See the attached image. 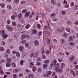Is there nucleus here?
Wrapping results in <instances>:
<instances>
[{
  "mask_svg": "<svg viewBox=\"0 0 78 78\" xmlns=\"http://www.w3.org/2000/svg\"><path fill=\"white\" fill-rule=\"evenodd\" d=\"M12 67H15L16 66V64H15V63L14 62L12 63Z\"/></svg>",
  "mask_w": 78,
  "mask_h": 78,
  "instance_id": "obj_36",
  "label": "nucleus"
},
{
  "mask_svg": "<svg viewBox=\"0 0 78 78\" xmlns=\"http://www.w3.org/2000/svg\"><path fill=\"white\" fill-rule=\"evenodd\" d=\"M69 39L70 41H73V38L71 36H70L69 37Z\"/></svg>",
  "mask_w": 78,
  "mask_h": 78,
  "instance_id": "obj_25",
  "label": "nucleus"
},
{
  "mask_svg": "<svg viewBox=\"0 0 78 78\" xmlns=\"http://www.w3.org/2000/svg\"><path fill=\"white\" fill-rule=\"evenodd\" d=\"M18 71L19 69H14L13 72H14V73H16V72H17Z\"/></svg>",
  "mask_w": 78,
  "mask_h": 78,
  "instance_id": "obj_31",
  "label": "nucleus"
},
{
  "mask_svg": "<svg viewBox=\"0 0 78 78\" xmlns=\"http://www.w3.org/2000/svg\"><path fill=\"white\" fill-rule=\"evenodd\" d=\"M39 17V14L38 13H37V16L36 18V19L37 20H38Z\"/></svg>",
  "mask_w": 78,
  "mask_h": 78,
  "instance_id": "obj_52",
  "label": "nucleus"
},
{
  "mask_svg": "<svg viewBox=\"0 0 78 78\" xmlns=\"http://www.w3.org/2000/svg\"><path fill=\"white\" fill-rule=\"evenodd\" d=\"M23 48H24L23 46H21L19 48V50H20V51H23Z\"/></svg>",
  "mask_w": 78,
  "mask_h": 78,
  "instance_id": "obj_7",
  "label": "nucleus"
},
{
  "mask_svg": "<svg viewBox=\"0 0 78 78\" xmlns=\"http://www.w3.org/2000/svg\"><path fill=\"white\" fill-rule=\"evenodd\" d=\"M7 61H8V62H11V58H9L8 59H7Z\"/></svg>",
  "mask_w": 78,
  "mask_h": 78,
  "instance_id": "obj_63",
  "label": "nucleus"
},
{
  "mask_svg": "<svg viewBox=\"0 0 78 78\" xmlns=\"http://www.w3.org/2000/svg\"><path fill=\"white\" fill-rule=\"evenodd\" d=\"M25 2L23 1L21 2V3L22 5H23L24 4H25Z\"/></svg>",
  "mask_w": 78,
  "mask_h": 78,
  "instance_id": "obj_60",
  "label": "nucleus"
},
{
  "mask_svg": "<svg viewBox=\"0 0 78 78\" xmlns=\"http://www.w3.org/2000/svg\"><path fill=\"white\" fill-rule=\"evenodd\" d=\"M11 64L7 62L6 64V66L7 67H11Z\"/></svg>",
  "mask_w": 78,
  "mask_h": 78,
  "instance_id": "obj_20",
  "label": "nucleus"
},
{
  "mask_svg": "<svg viewBox=\"0 0 78 78\" xmlns=\"http://www.w3.org/2000/svg\"><path fill=\"white\" fill-rule=\"evenodd\" d=\"M61 67L62 69H63L65 67V64L64 63H62L61 64Z\"/></svg>",
  "mask_w": 78,
  "mask_h": 78,
  "instance_id": "obj_19",
  "label": "nucleus"
},
{
  "mask_svg": "<svg viewBox=\"0 0 78 78\" xmlns=\"http://www.w3.org/2000/svg\"><path fill=\"white\" fill-rule=\"evenodd\" d=\"M41 64V62H38L37 63V66H40Z\"/></svg>",
  "mask_w": 78,
  "mask_h": 78,
  "instance_id": "obj_48",
  "label": "nucleus"
},
{
  "mask_svg": "<svg viewBox=\"0 0 78 78\" xmlns=\"http://www.w3.org/2000/svg\"><path fill=\"white\" fill-rule=\"evenodd\" d=\"M38 55H39V54L37 53L36 54V55H35V56H34L35 58H38Z\"/></svg>",
  "mask_w": 78,
  "mask_h": 78,
  "instance_id": "obj_34",
  "label": "nucleus"
},
{
  "mask_svg": "<svg viewBox=\"0 0 78 78\" xmlns=\"http://www.w3.org/2000/svg\"><path fill=\"white\" fill-rule=\"evenodd\" d=\"M0 6L2 8H5V4H4L3 3H1L0 4Z\"/></svg>",
  "mask_w": 78,
  "mask_h": 78,
  "instance_id": "obj_23",
  "label": "nucleus"
},
{
  "mask_svg": "<svg viewBox=\"0 0 78 78\" xmlns=\"http://www.w3.org/2000/svg\"><path fill=\"white\" fill-rule=\"evenodd\" d=\"M7 7L9 9H12V7H11V6L10 5H8Z\"/></svg>",
  "mask_w": 78,
  "mask_h": 78,
  "instance_id": "obj_35",
  "label": "nucleus"
},
{
  "mask_svg": "<svg viewBox=\"0 0 78 78\" xmlns=\"http://www.w3.org/2000/svg\"><path fill=\"white\" fill-rule=\"evenodd\" d=\"M13 78H17V74H13Z\"/></svg>",
  "mask_w": 78,
  "mask_h": 78,
  "instance_id": "obj_44",
  "label": "nucleus"
},
{
  "mask_svg": "<svg viewBox=\"0 0 78 78\" xmlns=\"http://www.w3.org/2000/svg\"><path fill=\"white\" fill-rule=\"evenodd\" d=\"M55 13H51V17H52V18H53V17H55Z\"/></svg>",
  "mask_w": 78,
  "mask_h": 78,
  "instance_id": "obj_32",
  "label": "nucleus"
},
{
  "mask_svg": "<svg viewBox=\"0 0 78 78\" xmlns=\"http://www.w3.org/2000/svg\"><path fill=\"white\" fill-rule=\"evenodd\" d=\"M59 66H60L59 64V63H57L55 65V67L56 69H58V71L59 73H62L63 69H59Z\"/></svg>",
  "mask_w": 78,
  "mask_h": 78,
  "instance_id": "obj_1",
  "label": "nucleus"
},
{
  "mask_svg": "<svg viewBox=\"0 0 78 78\" xmlns=\"http://www.w3.org/2000/svg\"><path fill=\"white\" fill-rule=\"evenodd\" d=\"M11 19L12 20H14L15 19V16L13 15L11 17Z\"/></svg>",
  "mask_w": 78,
  "mask_h": 78,
  "instance_id": "obj_30",
  "label": "nucleus"
},
{
  "mask_svg": "<svg viewBox=\"0 0 78 78\" xmlns=\"http://www.w3.org/2000/svg\"><path fill=\"white\" fill-rule=\"evenodd\" d=\"M63 36H64L65 37H68V34L66 33H64L63 34Z\"/></svg>",
  "mask_w": 78,
  "mask_h": 78,
  "instance_id": "obj_28",
  "label": "nucleus"
},
{
  "mask_svg": "<svg viewBox=\"0 0 78 78\" xmlns=\"http://www.w3.org/2000/svg\"><path fill=\"white\" fill-rule=\"evenodd\" d=\"M30 28V25L27 24V25L26 26V29H28Z\"/></svg>",
  "mask_w": 78,
  "mask_h": 78,
  "instance_id": "obj_47",
  "label": "nucleus"
},
{
  "mask_svg": "<svg viewBox=\"0 0 78 78\" xmlns=\"http://www.w3.org/2000/svg\"><path fill=\"white\" fill-rule=\"evenodd\" d=\"M66 30L68 32H69V31H70V29H69V28L68 27H66Z\"/></svg>",
  "mask_w": 78,
  "mask_h": 78,
  "instance_id": "obj_45",
  "label": "nucleus"
},
{
  "mask_svg": "<svg viewBox=\"0 0 78 78\" xmlns=\"http://www.w3.org/2000/svg\"><path fill=\"white\" fill-rule=\"evenodd\" d=\"M69 7V4H67L65 5V7L66 8H68Z\"/></svg>",
  "mask_w": 78,
  "mask_h": 78,
  "instance_id": "obj_38",
  "label": "nucleus"
},
{
  "mask_svg": "<svg viewBox=\"0 0 78 78\" xmlns=\"http://www.w3.org/2000/svg\"><path fill=\"white\" fill-rule=\"evenodd\" d=\"M26 37V35L25 34L22 35L21 36V39H24L25 38V37Z\"/></svg>",
  "mask_w": 78,
  "mask_h": 78,
  "instance_id": "obj_9",
  "label": "nucleus"
},
{
  "mask_svg": "<svg viewBox=\"0 0 78 78\" xmlns=\"http://www.w3.org/2000/svg\"><path fill=\"white\" fill-rule=\"evenodd\" d=\"M30 65L29 66V68H30V69H32L33 68V67L34 66V63L32 62H31L30 63Z\"/></svg>",
  "mask_w": 78,
  "mask_h": 78,
  "instance_id": "obj_6",
  "label": "nucleus"
},
{
  "mask_svg": "<svg viewBox=\"0 0 78 78\" xmlns=\"http://www.w3.org/2000/svg\"><path fill=\"white\" fill-rule=\"evenodd\" d=\"M12 24L13 26H16V23L15 22H13L12 23Z\"/></svg>",
  "mask_w": 78,
  "mask_h": 78,
  "instance_id": "obj_49",
  "label": "nucleus"
},
{
  "mask_svg": "<svg viewBox=\"0 0 78 78\" xmlns=\"http://www.w3.org/2000/svg\"><path fill=\"white\" fill-rule=\"evenodd\" d=\"M73 9L75 11L77 10L78 9V6L76 5H74L73 7Z\"/></svg>",
  "mask_w": 78,
  "mask_h": 78,
  "instance_id": "obj_12",
  "label": "nucleus"
},
{
  "mask_svg": "<svg viewBox=\"0 0 78 78\" xmlns=\"http://www.w3.org/2000/svg\"><path fill=\"white\" fill-rule=\"evenodd\" d=\"M22 12L23 13H26L27 12V10L26 9H24L23 10Z\"/></svg>",
  "mask_w": 78,
  "mask_h": 78,
  "instance_id": "obj_27",
  "label": "nucleus"
},
{
  "mask_svg": "<svg viewBox=\"0 0 78 78\" xmlns=\"http://www.w3.org/2000/svg\"><path fill=\"white\" fill-rule=\"evenodd\" d=\"M12 54H16V51L14 50L12 51Z\"/></svg>",
  "mask_w": 78,
  "mask_h": 78,
  "instance_id": "obj_64",
  "label": "nucleus"
},
{
  "mask_svg": "<svg viewBox=\"0 0 78 78\" xmlns=\"http://www.w3.org/2000/svg\"><path fill=\"white\" fill-rule=\"evenodd\" d=\"M20 42L22 44H25L27 43V41L25 40H22L20 41Z\"/></svg>",
  "mask_w": 78,
  "mask_h": 78,
  "instance_id": "obj_10",
  "label": "nucleus"
},
{
  "mask_svg": "<svg viewBox=\"0 0 78 78\" xmlns=\"http://www.w3.org/2000/svg\"><path fill=\"white\" fill-rule=\"evenodd\" d=\"M74 59V57L73 56L69 58V61H73V60Z\"/></svg>",
  "mask_w": 78,
  "mask_h": 78,
  "instance_id": "obj_18",
  "label": "nucleus"
},
{
  "mask_svg": "<svg viewBox=\"0 0 78 78\" xmlns=\"http://www.w3.org/2000/svg\"><path fill=\"white\" fill-rule=\"evenodd\" d=\"M30 14V12H29L28 13H26L25 14V16L26 17H28Z\"/></svg>",
  "mask_w": 78,
  "mask_h": 78,
  "instance_id": "obj_42",
  "label": "nucleus"
},
{
  "mask_svg": "<svg viewBox=\"0 0 78 78\" xmlns=\"http://www.w3.org/2000/svg\"><path fill=\"white\" fill-rule=\"evenodd\" d=\"M45 35H46V36H48V35H50V32H47V31H46Z\"/></svg>",
  "mask_w": 78,
  "mask_h": 78,
  "instance_id": "obj_40",
  "label": "nucleus"
},
{
  "mask_svg": "<svg viewBox=\"0 0 78 78\" xmlns=\"http://www.w3.org/2000/svg\"><path fill=\"white\" fill-rule=\"evenodd\" d=\"M38 72L39 73H41L42 72V69L41 68H38L37 69Z\"/></svg>",
  "mask_w": 78,
  "mask_h": 78,
  "instance_id": "obj_29",
  "label": "nucleus"
},
{
  "mask_svg": "<svg viewBox=\"0 0 78 78\" xmlns=\"http://www.w3.org/2000/svg\"><path fill=\"white\" fill-rule=\"evenodd\" d=\"M1 44L3 45H5V44H6V43H5V42L4 41L2 42Z\"/></svg>",
  "mask_w": 78,
  "mask_h": 78,
  "instance_id": "obj_55",
  "label": "nucleus"
},
{
  "mask_svg": "<svg viewBox=\"0 0 78 78\" xmlns=\"http://www.w3.org/2000/svg\"><path fill=\"white\" fill-rule=\"evenodd\" d=\"M34 43L35 45V46H36L37 47V46H39V41L35 40L34 41Z\"/></svg>",
  "mask_w": 78,
  "mask_h": 78,
  "instance_id": "obj_4",
  "label": "nucleus"
},
{
  "mask_svg": "<svg viewBox=\"0 0 78 78\" xmlns=\"http://www.w3.org/2000/svg\"><path fill=\"white\" fill-rule=\"evenodd\" d=\"M74 24L75 25H78V22L76 21L75 22Z\"/></svg>",
  "mask_w": 78,
  "mask_h": 78,
  "instance_id": "obj_62",
  "label": "nucleus"
},
{
  "mask_svg": "<svg viewBox=\"0 0 78 78\" xmlns=\"http://www.w3.org/2000/svg\"><path fill=\"white\" fill-rule=\"evenodd\" d=\"M63 4H67V1H64L63 2Z\"/></svg>",
  "mask_w": 78,
  "mask_h": 78,
  "instance_id": "obj_58",
  "label": "nucleus"
},
{
  "mask_svg": "<svg viewBox=\"0 0 78 78\" xmlns=\"http://www.w3.org/2000/svg\"><path fill=\"white\" fill-rule=\"evenodd\" d=\"M74 2H72L71 3V6L72 7L74 5Z\"/></svg>",
  "mask_w": 78,
  "mask_h": 78,
  "instance_id": "obj_57",
  "label": "nucleus"
},
{
  "mask_svg": "<svg viewBox=\"0 0 78 78\" xmlns=\"http://www.w3.org/2000/svg\"><path fill=\"white\" fill-rule=\"evenodd\" d=\"M47 66H48V65H47V64H44L43 65V67L44 69H47Z\"/></svg>",
  "mask_w": 78,
  "mask_h": 78,
  "instance_id": "obj_14",
  "label": "nucleus"
},
{
  "mask_svg": "<svg viewBox=\"0 0 78 78\" xmlns=\"http://www.w3.org/2000/svg\"><path fill=\"white\" fill-rule=\"evenodd\" d=\"M14 1L15 3H19V0H14Z\"/></svg>",
  "mask_w": 78,
  "mask_h": 78,
  "instance_id": "obj_43",
  "label": "nucleus"
},
{
  "mask_svg": "<svg viewBox=\"0 0 78 78\" xmlns=\"http://www.w3.org/2000/svg\"><path fill=\"white\" fill-rule=\"evenodd\" d=\"M57 62L56 61V59H54L52 63H53L54 64L56 65V64Z\"/></svg>",
  "mask_w": 78,
  "mask_h": 78,
  "instance_id": "obj_37",
  "label": "nucleus"
},
{
  "mask_svg": "<svg viewBox=\"0 0 78 78\" xmlns=\"http://www.w3.org/2000/svg\"><path fill=\"white\" fill-rule=\"evenodd\" d=\"M6 27L7 30H8V31H12V30H13V28L12 27H10L9 25H7L6 26Z\"/></svg>",
  "mask_w": 78,
  "mask_h": 78,
  "instance_id": "obj_3",
  "label": "nucleus"
},
{
  "mask_svg": "<svg viewBox=\"0 0 78 78\" xmlns=\"http://www.w3.org/2000/svg\"><path fill=\"white\" fill-rule=\"evenodd\" d=\"M42 58L43 59H46V56L45 55H42Z\"/></svg>",
  "mask_w": 78,
  "mask_h": 78,
  "instance_id": "obj_39",
  "label": "nucleus"
},
{
  "mask_svg": "<svg viewBox=\"0 0 78 78\" xmlns=\"http://www.w3.org/2000/svg\"><path fill=\"white\" fill-rule=\"evenodd\" d=\"M60 42L62 44H65L66 43V41L64 39H62L61 40Z\"/></svg>",
  "mask_w": 78,
  "mask_h": 78,
  "instance_id": "obj_8",
  "label": "nucleus"
},
{
  "mask_svg": "<svg viewBox=\"0 0 78 78\" xmlns=\"http://www.w3.org/2000/svg\"><path fill=\"white\" fill-rule=\"evenodd\" d=\"M46 54H47L48 55H49L50 54V51H49V50H47L46 51Z\"/></svg>",
  "mask_w": 78,
  "mask_h": 78,
  "instance_id": "obj_53",
  "label": "nucleus"
},
{
  "mask_svg": "<svg viewBox=\"0 0 78 78\" xmlns=\"http://www.w3.org/2000/svg\"><path fill=\"white\" fill-rule=\"evenodd\" d=\"M55 65H56L54 63H52L50 64V66L51 67H54V66H55Z\"/></svg>",
  "mask_w": 78,
  "mask_h": 78,
  "instance_id": "obj_22",
  "label": "nucleus"
},
{
  "mask_svg": "<svg viewBox=\"0 0 78 78\" xmlns=\"http://www.w3.org/2000/svg\"><path fill=\"white\" fill-rule=\"evenodd\" d=\"M57 30L58 32H62V31H65V29H64V27H62L60 29L58 28L57 29Z\"/></svg>",
  "mask_w": 78,
  "mask_h": 78,
  "instance_id": "obj_5",
  "label": "nucleus"
},
{
  "mask_svg": "<svg viewBox=\"0 0 78 78\" xmlns=\"http://www.w3.org/2000/svg\"><path fill=\"white\" fill-rule=\"evenodd\" d=\"M16 27H18V28H21L22 26H21V25H20V24H18L17 25Z\"/></svg>",
  "mask_w": 78,
  "mask_h": 78,
  "instance_id": "obj_56",
  "label": "nucleus"
},
{
  "mask_svg": "<svg viewBox=\"0 0 78 78\" xmlns=\"http://www.w3.org/2000/svg\"><path fill=\"white\" fill-rule=\"evenodd\" d=\"M70 72L71 73H72V74H73V75H74V76H76L75 74L74 73V71H73V70H71L70 71Z\"/></svg>",
  "mask_w": 78,
  "mask_h": 78,
  "instance_id": "obj_21",
  "label": "nucleus"
},
{
  "mask_svg": "<svg viewBox=\"0 0 78 78\" xmlns=\"http://www.w3.org/2000/svg\"><path fill=\"white\" fill-rule=\"evenodd\" d=\"M49 60H47L44 61V63H45V64H48V63H49Z\"/></svg>",
  "mask_w": 78,
  "mask_h": 78,
  "instance_id": "obj_26",
  "label": "nucleus"
},
{
  "mask_svg": "<svg viewBox=\"0 0 78 78\" xmlns=\"http://www.w3.org/2000/svg\"><path fill=\"white\" fill-rule=\"evenodd\" d=\"M37 69V68L35 66H34L32 69V71L33 72H35L36 71V69Z\"/></svg>",
  "mask_w": 78,
  "mask_h": 78,
  "instance_id": "obj_15",
  "label": "nucleus"
},
{
  "mask_svg": "<svg viewBox=\"0 0 78 78\" xmlns=\"http://www.w3.org/2000/svg\"><path fill=\"white\" fill-rule=\"evenodd\" d=\"M53 20L54 22H56V21H57V20H58V19H57L56 18H54L53 19Z\"/></svg>",
  "mask_w": 78,
  "mask_h": 78,
  "instance_id": "obj_54",
  "label": "nucleus"
},
{
  "mask_svg": "<svg viewBox=\"0 0 78 78\" xmlns=\"http://www.w3.org/2000/svg\"><path fill=\"white\" fill-rule=\"evenodd\" d=\"M51 3L53 5H54V4H55V3H56V2H55V0H51Z\"/></svg>",
  "mask_w": 78,
  "mask_h": 78,
  "instance_id": "obj_46",
  "label": "nucleus"
},
{
  "mask_svg": "<svg viewBox=\"0 0 78 78\" xmlns=\"http://www.w3.org/2000/svg\"><path fill=\"white\" fill-rule=\"evenodd\" d=\"M52 73V72L51 71H49L47 72L46 74L44 75V76L45 77H49Z\"/></svg>",
  "mask_w": 78,
  "mask_h": 78,
  "instance_id": "obj_2",
  "label": "nucleus"
},
{
  "mask_svg": "<svg viewBox=\"0 0 78 78\" xmlns=\"http://www.w3.org/2000/svg\"><path fill=\"white\" fill-rule=\"evenodd\" d=\"M2 14H5V12H6V10H5L3 9L2 11Z\"/></svg>",
  "mask_w": 78,
  "mask_h": 78,
  "instance_id": "obj_50",
  "label": "nucleus"
},
{
  "mask_svg": "<svg viewBox=\"0 0 78 78\" xmlns=\"http://www.w3.org/2000/svg\"><path fill=\"white\" fill-rule=\"evenodd\" d=\"M34 53H32L30 55V56L31 58H33V57H34Z\"/></svg>",
  "mask_w": 78,
  "mask_h": 78,
  "instance_id": "obj_33",
  "label": "nucleus"
},
{
  "mask_svg": "<svg viewBox=\"0 0 78 78\" xmlns=\"http://www.w3.org/2000/svg\"><path fill=\"white\" fill-rule=\"evenodd\" d=\"M55 75H56V73L55 72H54L52 73V76H55Z\"/></svg>",
  "mask_w": 78,
  "mask_h": 78,
  "instance_id": "obj_61",
  "label": "nucleus"
},
{
  "mask_svg": "<svg viewBox=\"0 0 78 78\" xmlns=\"http://www.w3.org/2000/svg\"><path fill=\"white\" fill-rule=\"evenodd\" d=\"M2 37L4 39H6V38H7V37H8V35L7 34L3 35V36H2Z\"/></svg>",
  "mask_w": 78,
  "mask_h": 78,
  "instance_id": "obj_16",
  "label": "nucleus"
},
{
  "mask_svg": "<svg viewBox=\"0 0 78 78\" xmlns=\"http://www.w3.org/2000/svg\"><path fill=\"white\" fill-rule=\"evenodd\" d=\"M16 56L17 57H19L20 56V53L19 52H16Z\"/></svg>",
  "mask_w": 78,
  "mask_h": 78,
  "instance_id": "obj_41",
  "label": "nucleus"
},
{
  "mask_svg": "<svg viewBox=\"0 0 78 78\" xmlns=\"http://www.w3.org/2000/svg\"><path fill=\"white\" fill-rule=\"evenodd\" d=\"M32 33L34 34H37V31L35 30H33L32 31Z\"/></svg>",
  "mask_w": 78,
  "mask_h": 78,
  "instance_id": "obj_11",
  "label": "nucleus"
},
{
  "mask_svg": "<svg viewBox=\"0 0 78 78\" xmlns=\"http://www.w3.org/2000/svg\"><path fill=\"white\" fill-rule=\"evenodd\" d=\"M42 34V32L40 31L37 34V36L39 37H40Z\"/></svg>",
  "mask_w": 78,
  "mask_h": 78,
  "instance_id": "obj_13",
  "label": "nucleus"
},
{
  "mask_svg": "<svg viewBox=\"0 0 78 78\" xmlns=\"http://www.w3.org/2000/svg\"><path fill=\"white\" fill-rule=\"evenodd\" d=\"M25 46L26 47H29V44L27 43L25 44Z\"/></svg>",
  "mask_w": 78,
  "mask_h": 78,
  "instance_id": "obj_59",
  "label": "nucleus"
},
{
  "mask_svg": "<svg viewBox=\"0 0 78 78\" xmlns=\"http://www.w3.org/2000/svg\"><path fill=\"white\" fill-rule=\"evenodd\" d=\"M22 14L20 13L18 15V17L19 19H22Z\"/></svg>",
  "mask_w": 78,
  "mask_h": 78,
  "instance_id": "obj_24",
  "label": "nucleus"
},
{
  "mask_svg": "<svg viewBox=\"0 0 78 78\" xmlns=\"http://www.w3.org/2000/svg\"><path fill=\"white\" fill-rule=\"evenodd\" d=\"M41 17L43 19H45V16L44 13H42L41 14Z\"/></svg>",
  "mask_w": 78,
  "mask_h": 78,
  "instance_id": "obj_17",
  "label": "nucleus"
},
{
  "mask_svg": "<svg viewBox=\"0 0 78 78\" xmlns=\"http://www.w3.org/2000/svg\"><path fill=\"white\" fill-rule=\"evenodd\" d=\"M0 50L1 51H4L5 50V48L3 47H2L0 48Z\"/></svg>",
  "mask_w": 78,
  "mask_h": 78,
  "instance_id": "obj_51",
  "label": "nucleus"
}]
</instances>
